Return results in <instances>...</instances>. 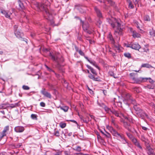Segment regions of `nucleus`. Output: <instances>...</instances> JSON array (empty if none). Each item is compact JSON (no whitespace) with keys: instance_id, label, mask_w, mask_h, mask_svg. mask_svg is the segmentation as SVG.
Segmentation results:
<instances>
[{"instance_id":"1","label":"nucleus","mask_w":155,"mask_h":155,"mask_svg":"<svg viewBox=\"0 0 155 155\" xmlns=\"http://www.w3.org/2000/svg\"><path fill=\"white\" fill-rule=\"evenodd\" d=\"M107 22L114 29V35L118 38L117 40L118 42L120 40V37L118 38V35H122V28L121 27V21L120 19H116L114 18H107Z\"/></svg>"},{"instance_id":"2","label":"nucleus","mask_w":155,"mask_h":155,"mask_svg":"<svg viewBox=\"0 0 155 155\" xmlns=\"http://www.w3.org/2000/svg\"><path fill=\"white\" fill-rule=\"evenodd\" d=\"M48 3L49 4V2L47 1L45 4L37 3L36 4V5L38 9L43 11L45 16H48V18H50L51 16V15L49 11V5H47Z\"/></svg>"},{"instance_id":"3","label":"nucleus","mask_w":155,"mask_h":155,"mask_svg":"<svg viewBox=\"0 0 155 155\" xmlns=\"http://www.w3.org/2000/svg\"><path fill=\"white\" fill-rule=\"evenodd\" d=\"M49 56L51 57V59L57 63L58 67L60 66L61 63L64 61L63 58L61 56H57L56 54L53 55L51 53H50Z\"/></svg>"},{"instance_id":"4","label":"nucleus","mask_w":155,"mask_h":155,"mask_svg":"<svg viewBox=\"0 0 155 155\" xmlns=\"http://www.w3.org/2000/svg\"><path fill=\"white\" fill-rule=\"evenodd\" d=\"M123 97L124 100L123 101L126 104H127L128 102L134 104L135 103V101L132 98L131 94L128 93H125L123 94Z\"/></svg>"},{"instance_id":"5","label":"nucleus","mask_w":155,"mask_h":155,"mask_svg":"<svg viewBox=\"0 0 155 155\" xmlns=\"http://www.w3.org/2000/svg\"><path fill=\"white\" fill-rule=\"evenodd\" d=\"M80 21L82 23V26L84 31L89 34H91L94 31L93 29L89 28L87 23H84L81 19H80Z\"/></svg>"},{"instance_id":"6","label":"nucleus","mask_w":155,"mask_h":155,"mask_svg":"<svg viewBox=\"0 0 155 155\" xmlns=\"http://www.w3.org/2000/svg\"><path fill=\"white\" fill-rule=\"evenodd\" d=\"M134 110L136 111L137 114L141 117L145 116L146 117L148 118V115L145 112H144L140 108L138 107L136 105H134Z\"/></svg>"},{"instance_id":"7","label":"nucleus","mask_w":155,"mask_h":155,"mask_svg":"<svg viewBox=\"0 0 155 155\" xmlns=\"http://www.w3.org/2000/svg\"><path fill=\"white\" fill-rule=\"evenodd\" d=\"M133 74L132 73L130 74V76L131 77V78L133 80V83H139L142 81L144 82L145 80H147L148 78H136L135 77H133Z\"/></svg>"},{"instance_id":"8","label":"nucleus","mask_w":155,"mask_h":155,"mask_svg":"<svg viewBox=\"0 0 155 155\" xmlns=\"http://www.w3.org/2000/svg\"><path fill=\"white\" fill-rule=\"evenodd\" d=\"M1 12L4 15L6 18L9 19H12L11 16L12 14V12L10 11H6L5 10L1 9Z\"/></svg>"},{"instance_id":"9","label":"nucleus","mask_w":155,"mask_h":155,"mask_svg":"<svg viewBox=\"0 0 155 155\" xmlns=\"http://www.w3.org/2000/svg\"><path fill=\"white\" fill-rule=\"evenodd\" d=\"M107 128L110 130V132L114 136L119 138L121 136V135L117 132L112 127L108 126L107 127Z\"/></svg>"},{"instance_id":"10","label":"nucleus","mask_w":155,"mask_h":155,"mask_svg":"<svg viewBox=\"0 0 155 155\" xmlns=\"http://www.w3.org/2000/svg\"><path fill=\"white\" fill-rule=\"evenodd\" d=\"M113 114H114L115 116L119 117L120 118L122 116L125 119H127L128 120H129V121H130V120L128 119V118L126 117L125 116L124 114H122V113H120V114H119L118 111L115 110H112L111 112Z\"/></svg>"},{"instance_id":"11","label":"nucleus","mask_w":155,"mask_h":155,"mask_svg":"<svg viewBox=\"0 0 155 155\" xmlns=\"http://www.w3.org/2000/svg\"><path fill=\"white\" fill-rule=\"evenodd\" d=\"M123 123L124 126V127L129 131L130 132L132 131V130L133 128L131 125L129 123L125 121H124Z\"/></svg>"},{"instance_id":"12","label":"nucleus","mask_w":155,"mask_h":155,"mask_svg":"<svg viewBox=\"0 0 155 155\" xmlns=\"http://www.w3.org/2000/svg\"><path fill=\"white\" fill-rule=\"evenodd\" d=\"M94 9L97 17L99 18H102V13L100 10L96 6L94 7Z\"/></svg>"},{"instance_id":"13","label":"nucleus","mask_w":155,"mask_h":155,"mask_svg":"<svg viewBox=\"0 0 155 155\" xmlns=\"http://www.w3.org/2000/svg\"><path fill=\"white\" fill-rule=\"evenodd\" d=\"M41 93L44 96L48 98H51V94L48 92L45 91V89H43L41 91Z\"/></svg>"},{"instance_id":"14","label":"nucleus","mask_w":155,"mask_h":155,"mask_svg":"<svg viewBox=\"0 0 155 155\" xmlns=\"http://www.w3.org/2000/svg\"><path fill=\"white\" fill-rule=\"evenodd\" d=\"M24 128L22 126H17L14 128L15 131L17 133H21L23 132L24 130Z\"/></svg>"},{"instance_id":"15","label":"nucleus","mask_w":155,"mask_h":155,"mask_svg":"<svg viewBox=\"0 0 155 155\" xmlns=\"http://www.w3.org/2000/svg\"><path fill=\"white\" fill-rule=\"evenodd\" d=\"M140 48V46L138 43H135L131 44V48L136 50H139Z\"/></svg>"},{"instance_id":"16","label":"nucleus","mask_w":155,"mask_h":155,"mask_svg":"<svg viewBox=\"0 0 155 155\" xmlns=\"http://www.w3.org/2000/svg\"><path fill=\"white\" fill-rule=\"evenodd\" d=\"M115 50L116 51L120 52L121 51V47L118 44L115 45V43L114 44H113Z\"/></svg>"},{"instance_id":"17","label":"nucleus","mask_w":155,"mask_h":155,"mask_svg":"<svg viewBox=\"0 0 155 155\" xmlns=\"http://www.w3.org/2000/svg\"><path fill=\"white\" fill-rule=\"evenodd\" d=\"M94 75H93L91 73L88 75V77L91 79H92L94 81H100V80L98 77L95 78L94 76Z\"/></svg>"},{"instance_id":"18","label":"nucleus","mask_w":155,"mask_h":155,"mask_svg":"<svg viewBox=\"0 0 155 155\" xmlns=\"http://www.w3.org/2000/svg\"><path fill=\"white\" fill-rule=\"evenodd\" d=\"M14 33L16 37L18 38H21L23 35V34L18 31H15Z\"/></svg>"},{"instance_id":"19","label":"nucleus","mask_w":155,"mask_h":155,"mask_svg":"<svg viewBox=\"0 0 155 155\" xmlns=\"http://www.w3.org/2000/svg\"><path fill=\"white\" fill-rule=\"evenodd\" d=\"M87 67L88 69L90 70L91 72L94 75H97V73L96 71L88 65H87Z\"/></svg>"},{"instance_id":"20","label":"nucleus","mask_w":155,"mask_h":155,"mask_svg":"<svg viewBox=\"0 0 155 155\" xmlns=\"http://www.w3.org/2000/svg\"><path fill=\"white\" fill-rule=\"evenodd\" d=\"M132 36L134 38H140V35L136 31H134L132 32Z\"/></svg>"},{"instance_id":"21","label":"nucleus","mask_w":155,"mask_h":155,"mask_svg":"<svg viewBox=\"0 0 155 155\" xmlns=\"http://www.w3.org/2000/svg\"><path fill=\"white\" fill-rule=\"evenodd\" d=\"M108 38L109 39L110 41H111V43L112 44H114L115 43V41L112 35L110 33L108 36Z\"/></svg>"},{"instance_id":"22","label":"nucleus","mask_w":155,"mask_h":155,"mask_svg":"<svg viewBox=\"0 0 155 155\" xmlns=\"http://www.w3.org/2000/svg\"><path fill=\"white\" fill-rule=\"evenodd\" d=\"M23 0H18L19 5L21 9L24 10L25 9V7L23 5V3L21 2Z\"/></svg>"},{"instance_id":"23","label":"nucleus","mask_w":155,"mask_h":155,"mask_svg":"<svg viewBox=\"0 0 155 155\" xmlns=\"http://www.w3.org/2000/svg\"><path fill=\"white\" fill-rule=\"evenodd\" d=\"M9 126H7L4 127L3 130L1 132L6 134L9 131Z\"/></svg>"},{"instance_id":"24","label":"nucleus","mask_w":155,"mask_h":155,"mask_svg":"<svg viewBox=\"0 0 155 155\" xmlns=\"http://www.w3.org/2000/svg\"><path fill=\"white\" fill-rule=\"evenodd\" d=\"M147 153L148 155H155L153 150L150 148L149 147V149L147 150Z\"/></svg>"},{"instance_id":"25","label":"nucleus","mask_w":155,"mask_h":155,"mask_svg":"<svg viewBox=\"0 0 155 155\" xmlns=\"http://www.w3.org/2000/svg\"><path fill=\"white\" fill-rule=\"evenodd\" d=\"M59 108L62 110H63L65 112H67L69 109V107L67 106H64L62 107H59Z\"/></svg>"},{"instance_id":"26","label":"nucleus","mask_w":155,"mask_h":155,"mask_svg":"<svg viewBox=\"0 0 155 155\" xmlns=\"http://www.w3.org/2000/svg\"><path fill=\"white\" fill-rule=\"evenodd\" d=\"M54 135L59 137L60 136V133L58 130L57 129H55L53 133Z\"/></svg>"},{"instance_id":"27","label":"nucleus","mask_w":155,"mask_h":155,"mask_svg":"<svg viewBox=\"0 0 155 155\" xmlns=\"http://www.w3.org/2000/svg\"><path fill=\"white\" fill-rule=\"evenodd\" d=\"M141 67H146L147 68H153L152 66L149 64H143L141 66Z\"/></svg>"},{"instance_id":"28","label":"nucleus","mask_w":155,"mask_h":155,"mask_svg":"<svg viewBox=\"0 0 155 155\" xmlns=\"http://www.w3.org/2000/svg\"><path fill=\"white\" fill-rule=\"evenodd\" d=\"M91 64H92L95 67H96L99 70H100V68L97 65L95 61H89Z\"/></svg>"},{"instance_id":"29","label":"nucleus","mask_w":155,"mask_h":155,"mask_svg":"<svg viewBox=\"0 0 155 155\" xmlns=\"http://www.w3.org/2000/svg\"><path fill=\"white\" fill-rule=\"evenodd\" d=\"M143 19L145 21H150V16L147 15H145L143 17Z\"/></svg>"},{"instance_id":"30","label":"nucleus","mask_w":155,"mask_h":155,"mask_svg":"<svg viewBox=\"0 0 155 155\" xmlns=\"http://www.w3.org/2000/svg\"><path fill=\"white\" fill-rule=\"evenodd\" d=\"M122 139V142L123 143L125 144L126 143H127V141L124 137V136L123 135H121L119 137Z\"/></svg>"},{"instance_id":"31","label":"nucleus","mask_w":155,"mask_h":155,"mask_svg":"<svg viewBox=\"0 0 155 155\" xmlns=\"http://www.w3.org/2000/svg\"><path fill=\"white\" fill-rule=\"evenodd\" d=\"M124 56L128 58H130L131 57V54L129 53H125L124 54Z\"/></svg>"},{"instance_id":"32","label":"nucleus","mask_w":155,"mask_h":155,"mask_svg":"<svg viewBox=\"0 0 155 155\" xmlns=\"http://www.w3.org/2000/svg\"><path fill=\"white\" fill-rule=\"evenodd\" d=\"M31 117L33 120H38L37 116L36 114H32L31 115Z\"/></svg>"},{"instance_id":"33","label":"nucleus","mask_w":155,"mask_h":155,"mask_svg":"<svg viewBox=\"0 0 155 155\" xmlns=\"http://www.w3.org/2000/svg\"><path fill=\"white\" fill-rule=\"evenodd\" d=\"M21 145V143H15V144L13 146V148H17L20 147Z\"/></svg>"},{"instance_id":"34","label":"nucleus","mask_w":155,"mask_h":155,"mask_svg":"<svg viewBox=\"0 0 155 155\" xmlns=\"http://www.w3.org/2000/svg\"><path fill=\"white\" fill-rule=\"evenodd\" d=\"M104 109L105 111L109 114H110V113L111 112L112 110H111L110 109L107 107H104Z\"/></svg>"},{"instance_id":"35","label":"nucleus","mask_w":155,"mask_h":155,"mask_svg":"<svg viewBox=\"0 0 155 155\" xmlns=\"http://www.w3.org/2000/svg\"><path fill=\"white\" fill-rule=\"evenodd\" d=\"M6 136V134H3L2 132L0 133V141H1L4 137Z\"/></svg>"},{"instance_id":"36","label":"nucleus","mask_w":155,"mask_h":155,"mask_svg":"<svg viewBox=\"0 0 155 155\" xmlns=\"http://www.w3.org/2000/svg\"><path fill=\"white\" fill-rule=\"evenodd\" d=\"M143 49L144 52H147L149 51L148 46L147 45H145V47L143 48Z\"/></svg>"},{"instance_id":"37","label":"nucleus","mask_w":155,"mask_h":155,"mask_svg":"<svg viewBox=\"0 0 155 155\" xmlns=\"http://www.w3.org/2000/svg\"><path fill=\"white\" fill-rule=\"evenodd\" d=\"M150 34L151 36L155 37V30H153L150 32Z\"/></svg>"},{"instance_id":"38","label":"nucleus","mask_w":155,"mask_h":155,"mask_svg":"<svg viewBox=\"0 0 155 155\" xmlns=\"http://www.w3.org/2000/svg\"><path fill=\"white\" fill-rule=\"evenodd\" d=\"M74 149V150L78 152H80L81 150V148L80 146L76 147Z\"/></svg>"},{"instance_id":"39","label":"nucleus","mask_w":155,"mask_h":155,"mask_svg":"<svg viewBox=\"0 0 155 155\" xmlns=\"http://www.w3.org/2000/svg\"><path fill=\"white\" fill-rule=\"evenodd\" d=\"M60 126L61 128H64L66 126V124L65 123H61L60 124Z\"/></svg>"},{"instance_id":"40","label":"nucleus","mask_w":155,"mask_h":155,"mask_svg":"<svg viewBox=\"0 0 155 155\" xmlns=\"http://www.w3.org/2000/svg\"><path fill=\"white\" fill-rule=\"evenodd\" d=\"M141 140L142 141L145 142V143L147 142V140L146 138L144 135H142L141 136Z\"/></svg>"},{"instance_id":"41","label":"nucleus","mask_w":155,"mask_h":155,"mask_svg":"<svg viewBox=\"0 0 155 155\" xmlns=\"http://www.w3.org/2000/svg\"><path fill=\"white\" fill-rule=\"evenodd\" d=\"M22 88L24 90H28L30 89V87L26 85H23L22 87Z\"/></svg>"},{"instance_id":"42","label":"nucleus","mask_w":155,"mask_h":155,"mask_svg":"<svg viewBox=\"0 0 155 155\" xmlns=\"http://www.w3.org/2000/svg\"><path fill=\"white\" fill-rule=\"evenodd\" d=\"M134 144L135 145V146H137L140 149H142V147H141V146L140 145V144L139 141L136 143H135Z\"/></svg>"},{"instance_id":"43","label":"nucleus","mask_w":155,"mask_h":155,"mask_svg":"<svg viewBox=\"0 0 155 155\" xmlns=\"http://www.w3.org/2000/svg\"><path fill=\"white\" fill-rule=\"evenodd\" d=\"M62 81L63 83H64V86L67 87L68 86V84L67 81L64 79H63Z\"/></svg>"},{"instance_id":"44","label":"nucleus","mask_w":155,"mask_h":155,"mask_svg":"<svg viewBox=\"0 0 155 155\" xmlns=\"http://www.w3.org/2000/svg\"><path fill=\"white\" fill-rule=\"evenodd\" d=\"M135 25L137 28L139 29L140 31L141 30L140 28L139 24L137 21H136L135 22Z\"/></svg>"},{"instance_id":"45","label":"nucleus","mask_w":155,"mask_h":155,"mask_svg":"<svg viewBox=\"0 0 155 155\" xmlns=\"http://www.w3.org/2000/svg\"><path fill=\"white\" fill-rule=\"evenodd\" d=\"M18 106V103H15V104H11V107L12 108H14L17 106Z\"/></svg>"},{"instance_id":"46","label":"nucleus","mask_w":155,"mask_h":155,"mask_svg":"<svg viewBox=\"0 0 155 155\" xmlns=\"http://www.w3.org/2000/svg\"><path fill=\"white\" fill-rule=\"evenodd\" d=\"M140 0H133V1L135 5H137L139 6L138 3L139 2Z\"/></svg>"},{"instance_id":"47","label":"nucleus","mask_w":155,"mask_h":155,"mask_svg":"<svg viewBox=\"0 0 155 155\" xmlns=\"http://www.w3.org/2000/svg\"><path fill=\"white\" fill-rule=\"evenodd\" d=\"M148 79L147 80H145V81L147 80L148 79H149V82L151 83V84H153V83H154V81L151 78H147Z\"/></svg>"},{"instance_id":"48","label":"nucleus","mask_w":155,"mask_h":155,"mask_svg":"<svg viewBox=\"0 0 155 155\" xmlns=\"http://www.w3.org/2000/svg\"><path fill=\"white\" fill-rule=\"evenodd\" d=\"M147 87L150 89H153L154 87V86L153 85H148Z\"/></svg>"},{"instance_id":"49","label":"nucleus","mask_w":155,"mask_h":155,"mask_svg":"<svg viewBox=\"0 0 155 155\" xmlns=\"http://www.w3.org/2000/svg\"><path fill=\"white\" fill-rule=\"evenodd\" d=\"M132 141L134 144H135V143H136L138 142V141L136 139L134 138H133L132 139Z\"/></svg>"},{"instance_id":"50","label":"nucleus","mask_w":155,"mask_h":155,"mask_svg":"<svg viewBox=\"0 0 155 155\" xmlns=\"http://www.w3.org/2000/svg\"><path fill=\"white\" fill-rule=\"evenodd\" d=\"M111 118H112V119H111V122H112V123L115 126H116V124H115V119L113 117H111Z\"/></svg>"},{"instance_id":"51","label":"nucleus","mask_w":155,"mask_h":155,"mask_svg":"<svg viewBox=\"0 0 155 155\" xmlns=\"http://www.w3.org/2000/svg\"><path fill=\"white\" fill-rule=\"evenodd\" d=\"M105 132L106 133L105 136L106 137L109 138L110 137V134L109 133L107 132L106 131H105Z\"/></svg>"},{"instance_id":"52","label":"nucleus","mask_w":155,"mask_h":155,"mask_svg":"<svg viewBox=\"0 0 155 155\" xmlns=\"http://www.w3.org/2000/svg\"><path fill=\"white\" fill-rule=\"evenodd\" d=\"M129 6L131 8H133L134 7L133 5L131 2H130L129 3Z\"/></svg>"},{"instance_id":"53","label":"nucleus","mask_w":155,"mask_h":155,"mask_svg":"<svg viewBox=\"0 0 155 155\" xmlns=\"http://www.w3.org/2000/svg\"><path fill=\"white\" fill-rule=\"evenodd\" d=\"M81 120H83L84 122H85L86 123H87L90 120H90L89 119V118H88V120H84V119H82V118H81Z\"/></svg>"},{"instance_id":"54","label":"nucleus","mask_w":155,"mask_h":155,"mask_svg":"<svg viewBox=\"0 0 155 155\" xmlns=\"http://www.w3.org/2000/svg\"><path fill=\"white\" fill-rule=\"evenodd\" d=\"M78 53H79L81 55H82V56H84V52L81 50H79V51H78Z\"/></svg>"},{"instance_id":"55","label":"nucleus","mask_w":155,"mask_h":155,"mask_svg":"<svg viewBox=\"0 0 155 155\" xmlns=\"http://www.w3.org/2000/svg\"><path fill=\"white\" fill-rule=\"evenodd\" d=\"M40 105L42 107H44L45 106V104L44 102H42L40 103Z\"/></svg>"},{"instance_id":"56","label":"nucleus","mask_w":155,"mask_h":155,"mask_svg":"<svg viewBox=\"0 0 155 155\" xmlns=\"http://www.w3.org/2000/svg\"><path fill=\"white\" fill-rule=\"evenodd\" d=\"M126 134L127 136L130 138H131L132 137V135L129 133L127 132Z\"/></svg>"},{"instance_id":"57","label":"nucleus","mask_w":155,"mask_h":155,"mask_svg":"<svg viewBox=\"0 0 155 155\" xmlns=\"http://www.w3.org/2000/svg\"><path fill=\"white\" fill-rule=\"evenodd\" d=\"M134 91H135L137 93H139L140 91L138 89V88L137 87H135L134 88Z\"/></svg>"},{"instance_id":"58","label":"nucleus","mask_w":155,"mask_h":155,"mask_svg":"<svg viewBox=\"0 0 155 155\" xmlns=\"http://www.w3.org/2000/svg\"><path fill=\"white\" fill-rule=\"evenodd\" d=\"M18 28V26L17 25H15L14 26V32L15 31H17V29Z\"/></svg>"},{"instance_id":"59","label":"nucleus","mask_w":155,"mask_h":155,"mask_svg":"<svg viewBox=\"0 0 155 155\" xmlns=\"http://www.w3.org/2000/svg\"><path fill=\"white\" fill-rule=\"evenodd\" d=\"M140 52H142L144 51V50L143 49V48H141L139 49V50H138Z\"/></svg>"},{"instance_id":"60","label":"nucleus","mask_w":155,"mask_h":155,"mask_svg":"<svg viewBox=\"0 0 155 155\" xmlns=\"http://www.w3.org/2000/svg\"><path fill=\"white\" fill-rule=\"evenodd\" d=\"M125 46L127 47H129V48H131V44L126 45Z\"/></svg>"},{"instance_id":"61","label":"nucleus","mask_w":155,"mask_h":155,"mask_svg":"<svg viewBox=\"0 0 155 155\" xmlns=\"http://www.w3.org/2000/svg\"><path fill=\"white\" fill-rule=\"evenodd\" d=\"M69 121L71 122H73L74 123H75L76 124H78L77 122L75 120H70Z\"/></svg>"},{"instance_id":"62","label":"nucleus","mask_w":155,"mask_h":155,"mask_svg":"<svg viewBox=\"0 0 155 155\" xmlns=\"http://www.w3.org/2000/svg\"><path fill=\"white\" fill-rule=\"evenodd\" d=\"M54 155H61V152H57Z\"/></svg>"},{"instance_id":"63","label":"nucleus","mask_w":155,"mask_h":155,"mask_svg":"<svg viewBox=\"0 0 155 155\" xmlns=\"http://www.w3.org/2000/svg\"><path fill=\"white\" fill-rule=\"evenodd\" d=\"M97 138L98 139H101V137L99 134H97Z\"/></svg>"},{"instance_id":"64","label":"nucleus","mask_w":155,"mask_h":155,"mask_svg":"<svg viewBox=\"0 0 155 155\" xmlns=\"http://www.w3.org/2000/svg\"><path fill=\"white\" fill-rule=\"evenodd\" d=\"M87 154H84L82 153L77 154L76 155H87Z\"/></svg>"}]
</instances>
